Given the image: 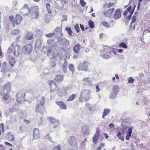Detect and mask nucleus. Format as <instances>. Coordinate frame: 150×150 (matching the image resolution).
Here are the masks:
<instances>
[{
	"label": "nucleus",
	"mask_w": 150,
	"mask_h": 150,
	"mask_svg": "<svg viewBox=\"0 0 150 150\" xmlns=\"http://www.w3.org/2000/svg\"><path fill=\"white\" fill-rule=\"evenodd\" d=\"M91 91L90 90L83 89L81 92L80 96L79 98V100L81 103L83 101V99L84 101L87 102L88 101L90 98V95Z\"/></svg>",
	"instance_id": "1"
},
{
	"label": "nucleus",
	"mask_w": 150,
	"mask_h": 150,
	"mask_svg": "<svg viewBox=\"0 0 150 150\" xmlns=\"http://www.w3.org/2000/svg\"><path fill=\"white\" fill-rule=\"evenodd\" d=\"M9 18L13 27H15V24L19 25L22 22L23 19L22 16L18 14L16 15L15 19L13 16H9Z\"/></svg>",
	"instance_id": "2"
},
{
	"label": "nucleus",
	"mask_w": 150,
	"mask_h": 150,
	"mask_svg": "<svg viewBox=\"0 0 150 150\" xmlns=\"http://www.w3.org/2000/svg\"><path fill=\"white\" fill-rule=\"evenodd\" d=\"M33 50V47L31 44H27L25 45L22 49V52L24 54L29 55L31 52Z\"/></svg>",
	"instance_id": "3"
},
{
	"label": "nucleus",
	"mask_w": 150,
	"mask_h": 150,
	"mask_svg": "<svg viewBox=\"0 0 150 150\" xmlns=\"http://www.w3.org/2000/svg\"><path fill=\"white\" fill-rule=\"evenodd\" d=\"M21 13H22L24 16H28L30 13L31 9H30L28 5L25 4L23 7L20 9Z\"/></svg>",
	"instance_id": "4"
},
{
	"label": "nucleus",
	"mask_w": 150,
	"mask_h": 150,
	"mask_svg": "<svg viewBox=\"0 0 150 150\" xmlns=\"http://www.w3.org/2000/svg\"><path fill=\"white\" fill-rule=\"evenodd\" d=\"M54 36V37L47 41V44L49 45L51 47L53 46L54 43L57 42L59 41V38L58 35L56 36L55 35Z\"/></svg>",
	"instance_id": "5"
},
{
	"label": "nucleus",
	"mask_w": 150,
	"mask_h": 150,
	"mask_svg": "<svg viewBox=\"0 0 150 150\" xmlns=\"http://www.w3.org/2000/svg\"><path fill=\"white\" fill-rule=\"evenodd\" d=\"M77 68L79 70L86 71L88 69L87 62H84L83 63H80L78 66Z\"/></svg>",
	"instance_id": "6"
},
{
	"label": "nucleus",
	"mask_w": 150,
	"mask_h": 150,
	"mask_svg": "<svg viewBox=\"0 0 150 150\" xmlns=\"http://www.w3.org/2000/svg\"><path fill=\"white\" fill-rule=\"evenodd\" d=\"M25 94L24 93H18L16 95V100L17 101L18 103L21 102L22 101L25 100L24 97Z\"/></svg>",
	"instance_id": "7"
},
{
	"label": "nucleus",
	"mask_w": 150,
	"mask_h": 150,
	"mask_svg": "<svg viewBox=\"0 0 150 150\" xmlns=\"http://www.w3.org/2000/svg\"><path fill=\"white\" fill-rule=\"evenodd\" d=\"M69 142L70 145L72 146L74 148H76L77 141L74 137L72 136L70 137Z\"/></svg>",
	"instance_id": "8"
},
{
	"label": "nucleus",
	"mask_w": 150,
	"mask_h": 150,
	"mask_svg": "<svg viewBox=\"0 0 150 150\" xmlns=\"http://www.w3.org/2000/svg\"><path fill=\"white\" fill-rule=\"evenodd\" d=\"M21 52L20 47L18 45H16L14 49V51L13 52V54L15 56L17 57L21 55Z\"/></svg>",
	"instance_id": "9"
},
{
	"label": "nucleus",
	"mask_w": 150,
	"mask_h": 150,
	"mask_svg": "<svg viewBox=\"0 0 150 150\" xmlns=\"http://www.w3.org/2000/svg\"><path fill=\"white\" fill-rule=\"evenodd\" d=\"M48 120L51 123L52 125H54L53 127L54 128L55 127L58 126L59 125V121L56 120L53 117H47Z\"/></svg>",
	"instance_id": "10"
},
{
	"label": "nucleus",
	"mask_w": 150,
	"mask_h": 150,
	"mask_svg": "<svg viewBox=\"0 0 150 150\" xmlns=\"http://www.w3.org/2000/svg\"><path fill=\"white\" fill-rule=\"evenodd\" d=\"M2 92L9 93L11 91L10 84L9 83H7L2 87Z\"/></svg>",
	"instance_id": "11"
},
{
	"label": "nucleus",
	"mask_w": 150,
	"mask_h": 150,
	"mask_svg": "<svg viewBox=\"0 0 150 150\" xmlns=\"http://www.w3.org/2000/svg\"><path fill=\"white\" fill-rule=\"evenodd\" d=\"M68 88H63L61 91H59V94L60 96H65L68 93Z\"/></svg>",
	"instance_id": "12"
},
{
	"label": "nucleus",
	"mask_w": 150,
	"mask_h": 150,
	"mask_svg": "<svg viewBox=\"0 0 150 150\" xmlns=\"http://www.w3.org/2000/svg\"><path fill=\"white\" fill-rule=\"evenodd\" d=\"M113 18L116 20L119 19L120 18L121 16L120 10V9H117L115 10V13L114 14Z\"/></svg>",
	"instance_id": "13"
},
{
	"label": "nucleus",
	"mask_w": 150,
	"mask_h": 150,
	"mask_svg": "<svg viewBox=\"0 0 150 150\" xmlns=\"http://www.w3.org/2000/svg\"><path fill=\"white\" fill-rule=\"evenodd\" d=\"M40 136L39 133V131L38 129L35 128L33 130V139H37Z\"/></svg>",
	"instance_id": "14"
},
{
	"label": "nucleus",
	"mask_w": 150,
	"mask_h": 150,
	"mask_svg": "<svg viewBox=\"0 0 150 150\" xmlns=\"http://www.w3.org/2000/svg\"><path fill=\"white\" fill-rule=\"evenodd\" d=\"M31 9L36 14V16L34 17L35 19L38 18L39 15V8L38 6H34L32 7Z\"/></svg>",
	"instance_id": "15"
},
{
	"label": "nucleus",
	"mask_w": 150,
	"mask_h": 150,
	"mask_svg": "<svg viewBox=\"0 0 150 150\" xmlns=\"http://www.w3.org/2000/svg\"><path fill=\"white\" fill-rule=\"evenodd\" d=\"M41 40L40 39H38L36 42L35 49L37 50L40 49L41 47Z\"/></svg>",
	"instance_id": "16"
},
{
	"label": "nucleus",
	"mask_w": 150,
	"mask_h": 150,
	"mask_svg": "<svg viewBox=\"0 0 150 150\" xmlns=\"http://www.w3.org/2000/svg\"><path fill=\"white\" fill-rule=\"evenodd\" d=\"M56 103L62 109L65 110L67 109L66 106L65 104L62 101H57L56 102Z\"/></svg>",
	"instance_id": "17"
},
{
	"label": "nucleus",
	"mask_w": 150,
	"mask_h": 150,
	"mask_svg": "<svg viewBox=\"0 0 150 150\" xmlns=\"http://www.w3.org/2000/svg\"><path fill=\"white\" fill-rule=\"evenodd\" d=\"M64 76L62 75H57L54 77L55 80L57 82H60L63 80Z\"/></svg>",
	"instance_id": "18"
},
{
	"label": "nucleus",
	"mask_w": 150,
	"mask_h": 150,
	"mask_svg": "<svg viewBox=\"0 0 150 150\" xmlns=\"http://www.w3.org/2000/svg\"><path fill=\"white\" fill-rule=\"evenodd\" d=\"M80 46H81V45L79 43L77 44L74 46L73 50L74 53H77L79 52Z\"/></svg>",
	"instance_id": "19"
},
{
	"label": "nucleus",
	"mask_w": 150,
	"mask_h": 150,
	"mask_svg": "<svg viewBox=\"0 0 150 150\" xmlns=\"http://www.w3.org/2000/svg\"><path fill=\"white\" fill-rule=\"evenodd\" d=\"M7 69L6 63L4 62L2 64L1 71L2 73H4L6 71Z\"/></svg>",
	"instance_id": "20"
},
{
	"label": "nucleus",
	"mask_w": 150,
	"mask_h": 150,
	"mask_svg": "<svg viewBox=\"0 0 150 150\" xmlns=\"http://www.w3.org/2000/svg\"><path fill=\"white\" fill-rule=\"evenodd\" d=\"M25 38L26 40H31L33 38V34L30 32H28L25 35Z\"/></svg>",
	"instance_id": "21"
},
{
	"label": "nucleus",
	"mask_w": 150,
	"mask_h": 150,
	"mask_svg": "<svg viewBox=\"0 0 150 150\" xmlns=\"http://www.w3.org/2000/svg\"><path fill=\"white\" fill-rule=\"evenodd\" d=\"M136 7V5L134 4L133 7V9L131 11H129V13H130V14L127 16L126 17H125V18L129 20H130L131 19V17L132 15V14L133 13V12L135 10Z\"/></svg>",
	"instance_id": "22"
},
{
	"label": "nucleus",
	"mask_w": 150,
	"mask_h": 150,
	"mask_svg": "<svg viewBox=\"0 0 150 150\" xmlns=\"http://www.w3.org/2000/svg\"><path fill=\"white\" fill-rule=\"evenodd\" d=\"M114 9V8H109L107 11L104 13V15L107 16H109L112 14Z\"/></svg>",
	"instance_id": "23"
},
{
	"label": "nucleus",
	"mask_w": 150,
	"mask_h": 150,
	"mask_svg": "<svg viewBox=\"0 0 150 150\" xmlns=\"http://www.w3.org/2000/svg\"><path fill=\"white\" fill-rule=\"evenodd\" d=\"M50 87L51 88V90L52 89L53 90H56L57 88V86L56 83L54 81H51L50 83H49Z\"/></svg>",
	"instance_id": "24"
},
{
	"label": "nucleus",
	"mask_w": 150,
	"mask_h": 150,
	"mask_svg": "<svg viewBox=\"0 0 150 150\" xmlns=\"http://www.w3.org/2000/svg\"><path fill=\"white\" fill-rule=\"evenodd\" d=\"M67 62L65 60L62 66V69L64 73H66L67 72Z\"/></svg>",
	"instance_id": "25"
},
{
	"label": "nucleus",
	"mask_w": 150,
	"mask_h": 150,
	"mask_svg": "<svg viewBox=\"0 0 150 150\" xmlns=\"http://www.w3.org/2000/svg\"><path fill=\"white\" fill-rule=\"evenodd\" d=\"M112 91L116 93H118L119 91V88L118 86L115 85L113 86V88L112 90Z\"/></svg>",
	"instance_id": "26"
},
{
	"label": "nucleus",
	"mask_w": 150,
	"mask_h": 150,
	"mask_svg": "<svg viewBox=\"0 0 150 150\" xmlns=\"http://www.w3.org/2000/svg\"><path fill=\"white\" fill-rule=\"evenodd\" d=\"M14 47L13 44H11V46L10 47L8 50V52L9 54H11L13 53V52L14 51Z\"/></svg>",
	"instance_id": "27"
},
{
	"label": "nucleus",
	"mask_w": 150,
	"mask_h": 150,
	"mask_svg": "<svg viewBox=\"0 0 150 150\" xmlns=\"http://www.w3.org/2000/svg\"><path fill=\"white\" fill-rule=\"evenodd\" d=\"M65 30L67 32L69 35L72 36V33L73 32L70 27H66L65 28Z\"/></svg>",
	"instance_id": "28"
},
{
	"label": "nucleus",
	"mask_w": 150,
	"mask_h": 150,
	"mask_svg": "<svg viewBox=\"0 0 150 150\" xmlns=\"http://www.w3.org/2000/svg\"><path fill=\"white\" fill-rule=\"evenodd\" d=\"M9 62L11 66H14V64L15 63L14 58L13 57H11L9 59Z\"/></svg>",
	"instance_id": "29"
},
{
	"label": "nucleus",
	"mask_w": 150,
	"mask_h": 150,
	"mask_svg": "<svg viewBox=\"0 0 150 150\" xmlns=\"http://www.w3.org/2000/svg\"><path fill=\"white\" fill-rule=\"evenodd\" d=\"M120 48H122L124 49H126L127 48V47L126 44L123 42H121L119 45Z\"/></svg>",
	"instance_id": "30"
},
{
	"label": "nucleus",
	"mask_w": 150,
	"mask_h": 150,
	"mask_svg": "<svg viewBox=\"0 0 150 150\" xmlns=\"http://www.w3.org/2000/svg\"><path fill=\"white\" fill-rule=\"evenodd\" d=\"M76 94H73L70 96L68 98L67 100L68 101H71L73 100L76 97Z\"/></svg>",
	"instance_id": "31"
},
{
	"label": "nucleus",
	"mask_w": 150,
	"mask_h": 150,
	"mask_svg": "<svg viewBox=\"0 0 150 150\" xmlns=\"http://www.w3.org/2000/svg\"><path fill=\"white\" fill-rule=\"evenodd\" d=\"M117 95V94L116 93L112 91L109 97L111 99H114L116 97Z\"/></svg>",
	"instance_id": "32"
},
{
	"label": "nucleus",
	"mask_w": 150,
	"mask_h": 150,
	"mask_svg": "<svg viewBox=\"0 0 150 150\" xmlns=\"http://www.w3.org/2000/svg\"><path fill=\"white\" fill-rule=\"evenodd\" d=\"M3 93V94L2 95V96L3 99L5 100H7L9 97L8 93H6V92Z\"/></svg>",
	"instance_id": "33"
},
{
	"label": "nucleus",
	"mask_w": 150,
	"mask_h": 150,
	"mask_svg": "<svg viewBox=\"0 0 150 150\" xmlns=\"http://www.w3.org/2000/svg\"><path fill=\"white\" fill-rule=\"evenodd\" d=\"M88 24L90 28L91 29H93L94 27V23L91 20L89 21Z\"/></svg>",
	"instance_id": "34"
},
{
	"label": "nucleus",
	"mask_w": 150,
	"mask_h": 150,
	"mask_svg": "<svg viewBox=\"0 0 150 150\" xmlns=\"http://www.w3.org/2000/svg\"><path fill=\"white\" fill-rule=\"evenodd\" d=\"M68 41L65 38H62L60 41V43L62 45H64L67 43Z\"/></svg>",
	"instance_id": "35"
},
{
	"label": "nucleus",
	"mask_w": 150,
	"mask_h": 150,
	"mask_svg": "<svg viewBox=\"0 0 150 150\" xmlns=\"http://www.w3.org/2000/svg\"><path fill=\"white\" fill-rule=\"evenodd\" d=\"M69 69L72 72V74H74V66L72 64H70L69 67Z\"/></svg>",
	"instance_id": "36"
},
{
	"label": "nucleus",
	"mask_w": 150,
	"mask_h": 150,
	"mask_svg": "<svg viewBox=\"0 0 150 150\" xmlns=\"http://www.w3.org/2000/svg\"><path fill=\"white\" fill-rule=\"evenodd\" d=\"M121 132H119L117 134V136L119 139L121 140L122 141H123L124 140V137H121Z\"/></svg>",
	"instance_id": "37"
},
{
	"label": "nucleus",
	"mask_w": 150,
	"mask_h": 150,
	"mask_svg": "<svg viewBox=\"0 0 150 150\" xmlns=\"http://www.w3.org/2000/svg\"><path fill=\"white\" fill-rule=\"evenodd\" d=\"M55 35V33H49L47 34H45V35L47 38H50L54 36Z\"/></svg>",
	"instance_id": "38"
},
{
	"label": "nucleus",
	"mask_w": 150,
	"mask_h": 150,
	"mask_svg": "<svg viewBox=\"0 0 150 150\" xmlns=\"http://www.w3.org/2000/svg\"><path fill=\"white\" fill-rule=\"evenodd\" d=\"M48 15L47 14H46L45 16L44 17V19L45 23H49L50 21V19L48 17Z\"/></svg>",
	"instance_id": "39"
},
{
	"label": "nucleus",
	"mask_w": 150,
	"mask_h": 150,
	"mask_svg": "<svg viewBox=\"0 0 150 150\" xmlns=\"http://www.w3.org/2000/svg\"><path fill=\"white\" fill-rule=\"evenodd\" d=\"M50 4L49 3H47L46 5V8L48 13H51L52 11L50 9Z\"/></svg>",
	"instance_id": "40"
},
{
	"label": "nucleus",
	"mask_w": 150,
	"mask_h": 150,
	"mask_svg": "<svg viewBox=\"0 0 150 150\" xmlns=\"http://www.w3.org/2000/svg\"><path fill=\"white\" fill-rule=\"evenodd\" d=\"M20 31L18 29H16L13 30L12 31V34L13 35H16L20 33Z\"/></svg>",
	"instance_id": "41"
},
{
	"label": "nucleus",
	"mask_w": 150,
	"mask_h": 150,
	"mask_svg": "<svg viewBox=\"0 0 150 150\" xmlns=\"http://www.w3.org/2000/svg\"><path fill=\"white\" fill-rule=\"evenodd\" d=\"M110 111V109L105 108L104 110L103 113L105 115H107L109 113Z\"/></svg>",
	"instance_id": "42"
},
{
	"label": "nucleus",
	"mask_w": 150,
	"mask_h": 150,
	"mask_svg": "<svg viewBox=\"0 0 150 150\" xmlns=\"http://www.w3.org/2000/svg\"><path fill=\"white\" fill-rule=\"evenodd\" d=\"M45 100V98L44 96L42 97L41 101L40 102V105L41 106H43L44 105Z\"/></svg>",
	"instance_id": "43"
},
{
	"label": "nucleus",
	"mask_w": 150,
	"mask_h": 150,
	"mask_svg": "<svg viewBox=\"0 0 150 150\" xmlns=\"http://www.w3.org/2000/svg\"><path fill=\"white\" fill-rule=\"evenodd\" d=\"M36 32L37 35L40 36H41L43 34V32L42 31L40 30H36Z\"/></svg>",
	"instance_id": "44"
},
{
	"label": "nucleus",
	"mask_w": 150,
	"mask_h": 150,
	"mask_svg": "<svg viewBox=\"0 0 150 150\" xmlns=\"http://www.w3.org/2000/svg\"><path fill=\"white\" fill-rule=\"evenodd\" d=\"M57 32L58 33L62 35V30L60 28L57 27L55 28L54 30V32Z\"/></svg>",
	"instance_id": "45"
},
{
	"label": "nucleus",
	"mask_w": 150,
	"mask_h": 150,
	"mask_svg": "<svg viewBox=\"0 0 150 150\" xmlns=\"http://www.w3.org/2000/svg\"><path fill=\"white\" fill-rule=\"evenodd\" d=\"M103 25L106 28H108L110 27V26L109 25L108 23L106 21H103L102 22Z\"/></svg>",
	"instance_id": "46"
},
{
	"label": "nucleus",
	"mask_w": 150,
	"mask_h": 150,
	"mask_svg": "<svg viewBox=\"0 0 150 150\" xmlns=\"http://www.w3.org/2000/svg\"><path fill=\"white\" fill-rule=\"evenodd\" d=\"M74 29L76 30L77 33L79 32L80 30V28L79 27V24H76L74 27Z\"/></svg>",
	"instance_id": "47"
},
{
	"label": "nucleus",
	"mask_w": 150,
	"mask_h": 150,
	"mask_svg": "<svg viewBox=\"0 0 150 150\" xmlns=\"http://www.w3.org/2000/svg\"><path fill=\"white\" fill-rule=\"evenodd\" d=\"M83 81L86 82L88 84H90L91 83V80L89 78H84Z\"/></svg>",
	"instance_id": "48"
},
{
	"label": "nucleus",
	"mask_w": 150,
	"mask_h": 150,
	"mask_svg": "<svg viewBox=\"0 0 150 150\" xmlns=\"http://www.w3.org/2000/svg\"><path fill=\"white\" fill-rule=\"evenodd\" d=\"M132 128L129 127L127 131L126 134L131 135L132 132Z\"/></svg>",
	"instance_id": "49"
},
{
	"label": "nucleus",
	"mask_w": 150,
	"mask_h": 150,
	"mask_svg": "<svg viewBox=\"0 0 150 150\" xmlns=\"http://www.w3.org/2000/svg\"><path fill=\"white\" fill-rule=\"evenodd\" d=\"M98 139V137H96L95 136L93 137V141L94 144H96L97 143Z\"/></svg>",
	"instance_id": "50"
},
{
	"label": "nucleus",
	"mask_w": 150,
	"mask_h": 150,
	"mask_svg": "<svg viewBox=\"0 0 150 150\" xmlns=\"http://www.w3.org/2000/svg\"><path fill=\"white\" fill-rule=\"evenodd\" d=\"M127 80L129 83H132L134 81V79L131 77L128 78Z\"/></svg>",
	"instance_id": "51"
},
{
	"label": "nucleus",
	"mask_w": 150,
	"mask_h": 150,
	"mask_svg": "<svg viewBox=\"0 0 150 150\" xmlns=\"http://www.w3.org/2000/svg\"><path fill=\"white\" fill-rule=\"evenodd\" d=\"M62 16L63 17V18L61 20L62 22L64 21H67V17L66 15H62Z\"/></svg>",
	"instance_id": "52"
},
{
	"label": "nucleus",
	"mask_w": 150,
	"mask_h": 150,
	"mask_svg": "<svg viewBox=\"0 0 150 150\" xmlns=\"http://www.w3.org/2000/svg\"><path fill=\"white\" fill-rule=\"evenodd\" d=\"M102 57L106 59H108L110 58V57L109 55H107L105 54H103L101 55Z\"/></svg>",
	"instance_id": "53"
},
{
	"label": "nucleus",
	"mask_w": 150,
	"mask_h": 150,
	"mask_svg": "<svg viewBox=\"0 0 150 150\" xmlns=\"http://www.w3.org/2000/svg\"><path fill=\"white\" fill-rule=\"evenodd\" d=\"M80 3L82 7L84 6L86 4V2L83 0H80Z\"/></svg>",
	"instance_id": "54"
},
{
	"label": "nucleus",
	"mask_w": 150,
	"mask_h": 150,
	"mask_svg": "<svg viewBox=\"0 0 150 150\" xmlns=\"http://www.w3.org/2000/svg\"><path fill=\"white\" fill-rule=\"evenodd\" d=\"M136 16H133L132 17V21L130 23H134L136 21Z\"/></svg>",
	"instance_id": "55"
},
{
	"label": "nucleus",
	"mask_w": 150,
	"mask_h": 150,
	"mask_svg": "<svg viewBox=\"0 0 150 150\" xmlns=\"http://www.w3.org/2000/svg\"><path fill=\"white\" fill-rule=\"evenodd\" d=\"M122 132L123 134H124V132L126 131V129H127V126H125L124 125H122Z\"/></svg>",
	"instance_id": "56"
},
{
	"label": "nucleus",
	"mask_w": 150,
	"mask_h": 150,
	"mask_svg": "<svg viewBox=\"0 0 150 150\" xmlns=\"http://www.w3.org/2000/svg\"><path fill=\"white\" fill-rule=\"evenodd\" d=\"M53 150H61V147L59 145H58L57 146H54Z\"/></svg>",
	"instance_id": "57"
},
{
	"label": "nucleus",
	"mask_w": 150,
	"mask_h": 150,
	"mask_svg": "<svg viewBox=\"0 0 150 150\" xmlns=\"http://www.w3.org/2000/svg\"><path fill=\"white\" fill-rule=\"evenodd\" d=\"M104 144H103L101 143L100 145L98 147L97 150H100L101 148L103 147Z\"/></svg>",
	"instance_id": "58"
},
{
	"label": "nucleus",
	"mask_w": 150,
	"mask_h": 150,
	"mask_svg": "<svg viewBox=\"0 0 150 150\" xmlns=\"http://www.w3.org/2000/svg\"><path fill=\"white\" fill-rule=\"evenodd\" d=\"M40 105V102H39L38 103H37L36 105V110L38 112H39V111H38V109L39 108Z\"/></svg>",
	"instance_id": "59"
},
{
	"label": "nucleus",
	"mask_w": 150,
	"mask_h": 150,
	"mask_svg": "<svg viewBox=\"0 0 150 150\" xmlns=\"http://www.w3.org/2000/svg\"><path fill=\"white\" fill-rule=\"evenodd\" d=\"M51 67L54 68L56 65V64L54 61H52L50 63Z\"/></svg>",
	"instance_id": "60"
},
{
	"label": "nucleus",
	"mask_w": 150,
	"mask_h": 150,
	"mask_svg": "<svg viewBox=\"0 0 150 150\" xmlns=\"http://www.w3.org/2000/svg\"><path fill=\"white\" fill-rule=\"evenodd\" d=\"M57 1L58 2L59 1L60 5L62 6L64 5V0H57Z\"/></svg>",
	"instance_id": "61"
},
{
	"label": "nucleus",
	"mask_w": 150,
	"mask_h": 150,
	"mask_svg": "<svg viewBox=\"0 0 150 150\" xmlns=\"http://www.w3.org/2000/svg\"><path fill=\"white\" fill-rule=\"evenodd\" d=\"M100 134V132L99 130H97L94 136L98 137V136Z\"/></svg>",
	"instance_id": "62"
},
{
	"label": "nucleus",
	"mask_w": 150,
	"mask_h": 150,
	"mask_svg": "<svg viewBox=\"0 0 150 150\" xmlns=\"http://www.w3.org/2000/svg\"><path fill=\"white\" fill-rule=\"evenodd\" d=\"M131 136V135L126 134V139L128 141L129 140V138Z\"/></svg>",
	"instance_id": "63"
},
{
	"label": "nucleus",
	"mask_w": 150,
	"mask_h": 150,
	"mask_svg": "<svg viewBox=\"0 0 150 150\" xmlns=\"http://www.w3.org/2000/svg\"><path fill=\"white\" fill-rule=\"evenodd\" d=\"M132 7L131 6H130L128 7L126 10L127 11H130L132 10Z\"/></svg>",
	"instance_id": "64"
}]
</instances>
